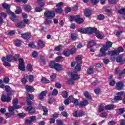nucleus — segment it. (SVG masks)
I'll list each match as a JSON object with an SVG mask.
<instances>
[{
	"instance_id": "f257e3e1",
	"label": "nucleus",
	"mask_w": 125,
	"mask_h": 125,
	"mask_svg": "<svg viewBox=\"0 0 125 125\" xmlns=\"http://www.w3.org/2000/svg\"><path fill=\"white\" fill-rule=\"evenodd\" d=\"M12 60H14V61H16V58L11 55L7 56L6 58L5 57H3L2 58V61L3 62L4 66L5 67L7 66L8 67H10V63H8V62H11Z\"/></svg>"
},
{
	"instance_id": "f03ea898",
	"label": "nucleus",
	"mask_w": 125,
	"mask_h": 125,
	"mask_svg": "<svg viewBox=\"0 0 125 125\" xmlns=\"http://www.w3.org/2000/svg\"><path fill=\"white\" fill-rule=\"evenodd\" d=\"M78 32L81 33L82 34H89V35H91L92 33L96 32L97 29L96 28L93 27H87L86 28H79L78 29Z\"/></svg>"
},
{
	"instance_id": "7ed1b4c3",
	"label": "nucleus",
	"mask_w": 125,
	"mask_h": 125,
	"mask_svg": "<svg viewBox=\"0 0 125 125\" xmlns=\"http://www.w3.org/2000/svg\"><path fill=\"white\" fill-rule=\"evenodd\" d=\"M44 16L47 18H54L55 17V13L52 11H46L44 13Z\"/></svg>"
},
{
	"instance_id": "20e7f679",
	"label": "nucleus",
	"mask_w": 125,
	"mask_h": 125,
	"mask_svg": "<svg viewBox=\"0 0 125 125\" xmlns=\"http://www.w3.org/2000/svg\"><path fill=\"white\" fill-rule=\"evenodd\" d=\"M100 50L101 53L97 55V57H106L108 55V53L106 52V50H107L104 47L101 48Z\"/></svg>"
},
{
	"instance_id": "39448f33",
	"label": "nucleus",
	"mask_w": 125,
	"mask_h": 125,
	"mask_svg": "<svg viewBox=\"0 0 125 125\" xmlns=\"http://www.w3.org/2000/svg\"><path fill=\"white\" fill-rule=\"evenodd\" d=\"M19 69L21 71H25V64H24V60L22 59H19Z\"/></svg>"
},
{
	"instance_id": "423d86ee",
	"label": "nucleus",
	"mask_w": 125,
	"mask_h": 125,
	"mask_svg": "<svg viewBox=\"0 0 125 125\" xmlns=\"http://www.w3.org/2000/svg\"><path fill=\"white\" fill-rule=\"evenodd\" d=\"M39 110H43L44 113H43V116H46L47 115V113H48V110H47V108L42 105V104H39V105L37 107Z\"/></svg>"
},
{
	"instance_id": "0eeeda50",
	"label": "nucleus",
	"mask_w": 125,
	"mask_h": 125,
	"mask_svg": "<svg viewBox=\"0 0 125 125\" xmlns=\"http://www.w3.org/2000/svg\"><path fill=\"white\" fill-rule=\"evenodd\" d=\"M13 106H10V107H13L15 109H20L21 108V106L18 105V99H15L12 101Z\"/></svg>"
},
{
	"instance_id": "6e6552de",
	"label": "nucleus",
	"mask_w": 125,
	"mask_h": 125,
	"mask_svg": "<svg viewBox=\"0 0 125 125\" xmlns=\"http://www.w3.org/2000/svg\"><path fill=\"white\" fill-rule=\"evenodd\" d=\"M75 21L76 23H78V24H83V19L81 18L80 15H77L75 17Z\"/></svg>"
},
{
	"instance_id": "1a4fd4ad",
	"label": "nucleus",
	"mask_w": 125,
	"mask_h": 125,
	"mask_svg": "<svg viewBox=\"0 0 125 125\" xmlns=\"http://www.w3.org/2000/svg\"><path fill=\"white\" fill-rule=\"evenodd\" d=\"M11 101V98L10 97L8 96L6 97L5 95H2L1 101L2 102H10Z\"/></svg>"
},
{
	"instance_id": "9d476101",
	"label": "nucleus",
	"mask_w": 125,
	"mask_h": 125,
	"mask_svg": "<svg viewBox=\"0 0 125 125\" xmlns=\"http://www.w3.org/2000/svg\"><path fill=\"white\" fill-rule=\"evenodd\" d=\"M25 88L27 92H34V91L35 90V88H34V87L29 85H25Z\"/></svg>"
},
{
	"instance_id": "9b49d317",
	"label": "nucleus",
	"mask_w": 125,
	"mask_h": 125,
	"mask_svg": "<svg viewBox=\"0 0 125 125\" xmlns=\"http://www.w3.org/2000/svg\"><path fill=\"white\" fill-rule=\"evenodd\" d=\"M116 62L118 63H125V59L122 56H118L116 59Z\"/></svg>"
},
{
	"instance_id": "f8f14e48",
	"label": "nucleus",
	"mask_w": 125,
	"mask_h": 125,
	"mask_svg": "<svg viewBox=\"0 0 125 125\" xmlns=\"http://www.w3.org/2000/svg\"><path fill=\"white\" fill-rule=\"evenodd\" d=\"M116 85L118 90H122V89H123V87H124V83L122 82H119L116 83Z\"/></svg>"
},
{
	"instance_id": "ddd939ff",
	"label": "nucleus",
	"mask_w": 125,
	"mask_h": 125,
	"mask_svg": "<svg viewBox=\"0 0 125 125\" xmlns=\"http://www.w3.org/2000/svg\"><path fill=\"white\" fill-rule=\"evenodd\" d=\"M70 75L72 80H74L76 81V80H78V79H80V76L76 73L71 72Z\"/></svg>"
},
{
	"instance_id": "4468645a",
	"label": "nucleus",
	"mask_w": 125,
	"mask_h": 125,
	"mask_svg": "<svg viewBox=\"0 0 125 125\" xmlns=\"http://www.w3.org/2000/svg\"><path fill=\"white\" fill-rule=\"evenodd\" d=\"M31 33L30 32H27L21 34L22 37L23 38V39H24V40H28V39H30V38H31Z\"/></svg>"
},
{
	"instance_id": "2eb2a0df",
	"label": "nucleus",
	"mask_w": 125,
	"mask_h": 125,
	"mask_svg": "<svg viewBox=\"0 0 125 125\" xmlns=\"http://www.w3.org/2000/svg\"><path fill=\"white\" fill-rule=\"evenodd\" d=\"M46 93H47V91H43L40 94L39 99L40 100H42L43 99L44 96L46 95Z\"/></svg>"
},
{
	"instance_id": "dca6fc26",
	"label": "nucleus",
	"mask_w": 125,
	"mask_h": 125,
	"mask_svg": "<svg viewBox=\"0 0 125 125\" xmlns=\"http://www.w3.org/2000/svg\"><path fill=\"white\" fill-rule=\"evenodd\" d=\"M112 45H113V43L110 41H108L106 42V45L104 46V48L108 50L109 47H112Z\"/></svg>"
},
{
	"instance_id": "f3484780",
	"label": "nucleus",
	"mask_w": 125,
	"mask_h": 125,
	"mask_svg": "<svg viewBox=\"0 0 125 125\" xmlns=\"http://www.w3.org/2000/svg\"><path fill=\"white\" fill-rule=\"evenodd\" d=\"M15 25L17 28H23V27H25L26 26V24H25L23 22H20L16 23L15 24Z\"/></svg>"
},
{
	"instance_id": "a211bd4d",
	"label": "nucleus",
	"mask_w": 125,
	"mask_h": 125,
	"mask_svg": "<svg viewBox=\"0 0 125 125\" xmlns=\"http://www.w3.org/2000/svg\"><path fill=\"white\" fill-rule=\"evenodd\" d=\"M54 69L56 71H59L62 70V65L60 63H56Z\"/></svg>"
},
{
	"instance_id": "6ab92c4d",
	"label": "nucleus",
	"mask_w": 125,
	"mask_h": 125,
	"mask_svg": "<svg viewBox=\"0 0 125 125\" xmlns=\"http://www.w3.org/2000/svg\"><path fill=\"white\" fill-rule=\"evenodd\" d=\"M27 111H29V113L31 114H34V113L36 112V109L33 107V106H29L27 108Z\"/></svg>"
},
{
	"instance_id": "aec40b11",
	"label": "nucleus",
	"mask_w": 125,
	"mask_h": 125,
	"mask_svg": "<svg viewBox=\"0 0 125 125\" xmlns=\"http://www.w3.org/2000/svg\"><path fill=\"white\" fill-rule=\"evenodd\" d=\"M17 108H15L12 106H10L8 109L9 113L12 115L14 116L15 115V112H14V110L16 109Z\"/></svg>"
},
{
	"instance_id": "412c9836",
	"label": "nucleus",
	"mask_w": 125,
	"mask_h": 125,
	"mask_svg": "<svg viewBox=\"0 0 125 125\" xmlns=\"http://www.w3.org/2000/svg\"><path fill=\"white\" fill-rule=\"evenodd\" d=\"M84 14L86 17H89L91 15V11L89 9H86L84 11Z\"/></svg>"
},
{
	"instance_id": "4be33fe9",
	"label": "nucleus",
	"mask_w": 125,
	"mask_h": 125,
	"mask_svg": "<svg viewBox=\"0 0 125 125\" xmlns=\"http://www.w3.org/2000/svg\"><path fill=\"white\" fill-rule=\"evenodd\" d=\"M107 54L108 55H111V56L118 55V52L116 51V50L109 51L107 52Z\"/></svg>"
},
{
	"instance_id": "5701e85b",
	"label": "nucleus",
	"mask_w": 125,
	"mask_h": 125,
	"mask_svg": "<svg viewBox=\"0 0 125 125\" xmlns=\"http://www.w3.org/2000/svg\"><path fill=\"white\" fill-rule=\"evenodd\" d=\"M21 41L20 40L17 39L15 41V45L18 47H20L21 46Z\"/></svg>"
},
{
	"instance_id": "b1692460",
	"label": "nucleus",
	"mask_w": 125,
	"mask_h": 125,
	"mask_svg": "<svg viewBox=\"0 0 125 125\" xmlns=\"http://www.w3.org/2000/svg\"><path fill=\"white\" fill-rule=\"evenodd\" d=\"M82 62H80V63H78V62H77V65H76L75 67L76 71H77L78 72L81 71L82 68L81 67V65H80L82 64Z\"/></svg>"
},
{
	"instance_id": "393cba45",
	"label": "nucleus",
	"mask_w": 125,
	"mask_h": 125,
	"mask_svg": "<svg viewBox=\"0 0 125 125\" xmlns=\"http://www.w3.org/2000/svg\"><path fill=\"white\" fill-rule=\"evenodd\" d=\"M80 105L81 107H85V106L88 105V102L87 100H84L80 104Z\"/></svg>"
},
{
	"instance_id": "a878e982",
	"label": "nucleus",
	"mask_w": 125,
	"mask_h": 125,
	"mask_svg": "<svg viewBox=\"0 0 125 125\" xmlns=\"http://www.w3.org/2000/svg\"><path fill=\"white\" fill-rule=\"evenodd\" d=\"M94 45H96V42L93 40L90 41L88 43V47H92Z\"/></svg>"
},
{
	"instance_id": "bb28decb",
	"label": "nucleus",
	"mask_w": 125,
	"mask_h": 125,
	"mask_svg": "<svg viewBox=\"0 0 125 125\" xmlns=\"http://www.w3.org/2000/svg\"><path fill=\"white\" fill-rule=\"evenodd\" d=\"M52 23V21L50 20V19L47 18L45 19L44 23L45 25H49V24H51Z\"/></svg>"
},
{
	"instance_id": "cd10ccee",
	"label": "nucleus",
	"mask_w": 125,
	"mask_h": 125,
	"mask_svg": "<svg viewBox=\"0 0 125 125\" xmlns=\"http://www.w3.org/2000/svg\"><path fill=\"white\" fill-rule=\"evenodd\" d=\"M2 6L5 9L8 10L10 9V6L9 4L6 3H3L2 4Z\"/></svg>"
},
{
	"instance_id": "c85d7f7f",
	"label": "nucleus",
	"mask_w": 125,
	"mask_h": 125,
	"mask_svg": "<svg viewBox=\"0 0 125 125\" xmlns=\"http://www.w3.org/2000/svg\"><path fill=\"white\" fill-rule=\"evenodd\" d=\"M114 107L115 105L113 104H107L105 106L106 110H112Z\"/></svg>"
},
{
	"instance_id": "c756f323",
	"label": "nucleus",
	"mask_w": 125,
	"mask_h": 125,
	"mask_svg": "<svg viewBox=\"0 0 125 125\" xmlns=\"http://www.w3.org/2000/svg\"><path fill=\"white\" fill-rule=\"evenodd\" d=\"M41 83H49V80L45 77H42L41 79Z\"/></svg>"
},
{
	"instance_id": "7c9ffc66",
	"label": "nucleus",
	"mask_w": 125,
	"mask_h": 125,
	"mask_svg": "<svg viewBox=\"0 0 125 125\" xmlns=\"http://www.w3.org/2000/svg\"><path fill=\"white\" fill-rule=\"evenodd\" d=\"M34 95L29 93L26 94V98L28 100H33L34 99Z\"/></svg>"
},
{
	"instance_id": "2f4dec72",
	"label": "nucleus",
	"mask_w": 125,
	"mask_h": 125,
	"mask_svg": "<svg viewBox=\"0 0 125 125\" xmlns=\"http://www.w3.org/2000/svg\"><path fill=\"white\" fill-rule=\"evenodd\" d=\"M118 115H123L125 112V110L124 108H119L117 109Z\"/></svg>"
},
{
	"instance_id": "473e14b6",
	"label": "nucleus",
	"mask_w": 125,
	"mask_h": 125,
	"mask_svg": "<svg viewBox=\"0 0 125 125\" xmlns=\"http://www.w3.org/2000/svg\"><path fill=\"white\" fill-rule=\"evenodd\" d=\"M83 94H84V96H85V97H86V98H88V99L91 100V99H92L91 96H90L89 93H88V92L85 91L84 92Z\"/></svg>"
},
{
	"instance_id": "72a5a7b5",
	"label": "nucleus",
	"mask_w": 125,
	"mask_h": 125,
	"mask_svg": "<svg viewBox=\"0 0 125 125\" xmlns=\"http://www.w3.org/2000/svg\"><path fill=\"white\" fill-rule=\"evenodd\" d=\"M38 44L39 47H41L42 48V47H44V43H43V42L42 40H39L38 41Z\"/></svg>"
},
{
	"instance_id": "f704fd0d",
	"label": "nucleus",
	"mask_w": 125,
	"mask_h": 125,
	"mask_svg": "<svg viewBox=\"0 0 125 125\" xmlns=\"http://www.w3.org/2000/svg\"><path fill=\"white\" fill-rule=\"evenodd\" d=\"M11 20H12V21H16V20H17V17L16 16V15H15V14L12 13L11 15Z\"/></svg>"
},
{
	"instance_id": "c9c22d12",
	"label": "nucleus",
	"mask_w": 125,
	"mask_h": 125,
	"mask_svg": "<svg viewBox=\"0 0 125 125\" xmlns=\"http://www.w3.org/2000/svg\"><path fill=\"white\" fill-rule=\"evenodd\" d=\"M116 51L117 52V55H119L120 52H123V51H125V49H124V48L122 47H119L117 50H116Z\"/></svg>"
},
{
	"instance_id": "e433bc0d",
	"label": "nucleus",
	"mask_w": 125,
	"mask_h": 125,
	"mask_svg": "<svg viewBox=\"0 0 125 125\" xmlns=\"http://www.w3.org/2000/svg\"><path fill=\"white\" fill-rule=\"evenodd\" d=\"M125 74V69H124L121 72L119 73L118 79L119 80H121L122 79V77H123V76H124Z\"/></svg>"
},
{
	"instance_id": "4c0bfd02",
	"label": "nucleus",
	"mask_w": 125,
	"mask_h": 125,
	"mask_svg": "<svg viewBox=\"0 0 125 125\" xmlns=\"http://www.w3.org/2000/svg\"><path fill=\"white\" fill-rule=\"evenodd\" d=\"M55 11L56 12V13H62L63 12V10L62 9V8H58L55 9Z\"/></svg>"
},
{
	"instance_id": "58836bf2",
	"label": "nucleus",
	"mask_w": 125,
	"mask_h": 125,
	"mask_svg": "<svg viewBox=\"0 0 125 125\" xmlns=\"http://www.w3.org/2000/svg\"><path fill=\"white\" fill-rule=\"evenodd\" d=\"M24 9L26 11H31V10H32V7H31V6L30 5H26L24 7Z\"/></svg>"
},
{
	"instance_id": "ea45409f",
	"label": "nucleus",
	"mask_w": 125,
	"mask_h": 125,
	"mask_svg": "<svg viewBox=\"0 0 125 125\" xmlns=\"http://www.w3.org/2000/svg\"><path fill=\"white\" fill-rule=\"evenodd\" d=\"M87 73L88 75H91L93 74V69L91 68H89L87 70Z\"/></svg>"
},
{
	"instance_id": "a19ab883",
	"label": "nucleus",
	"mask_w": 125,
	"mask_h": 125,
	"mask_svg": "<svg viewBox=\"0 0 125 125\" xmlns=\"http://www.w3.org/2000/svg\"><path fill=\"white\" fill-rule=\"evenodd\" d=\"M62 95L63 98H67L68 97V92L66 91H63Z\"/></svg>"
},
{
	"instance_id": "79ce46f5",
	"label": "nucleus",
	"mask_w": 125,
	"mask_h": 125,
	"mask_svg": "<svg viewBox=\"0 0 125 125\" xmlns=\"http://www.w3.org/2000/svg\"><path fill=\"white\" fill-rule=\"evenodd\" d=\"M98 20H104L105 19V16L104 15L100 14L98 16Z\"/></svg>"
},
{
	"instance_id": "37998d69",
	"label": "nucleus",
	"mask_w": 125,
	"mask_h": 125,
	"mask_svg": "<svg viewBox=\"0 0 125 125\" xmlns=\"http://www.w3.org/2000/svg\"><path fill=\"white\" fill-rule=\"evenodd\" d=\"M66 83H68V84H74L75 83V80L69 79L67 82H66Z\"/></svg>"
},
{
	"instance_id": "c03bdc74",
	"label": "nucleus",
	"mask_w": 125,
	"mask_h": 125,
	"mask_svg": "<svg viewBox=\"0 0 125 125\" xmlns=\"http://www.w3.org/2000/svg\"><path fill=\"white\" fill-rule=\"evenodd\" d=\"M71 37L72 41H76V40H77V39L78 38V36H77V35L73 33L71 34Z\"/></svg>"
},
{
	"instance_id": "a18cd8bd",
	"label": "nucleus",
	"mask_w": 125,
	"mask_h": 125,
	"mask_svg": "<svg viewBox=\"0 0 125 125\" xmlns=\"http://www.w3.org/2000/svg\"><path fill=\"white\" fill-rule=\"evenodd\" d=\"M76 63L77 62H78V63H80V62H82V57L78 56L77 57H76Z\"/></svg>"
},
{
	"instance_id": "49530a36",
	"label": "nucleus",
	"mask_w": 125,
	"mask_h": 125,
	"mask_svg": "<svg viewBox=\"0 0 125 125\" xmlns=\"http://www.w3.org/2000/svg\"><path fill=\"white\" fill-rule=\"evenodd\" d=\"M55 64H56V63H55L53 61H51V63L50 64V67L52 68L53 69V68H54L55 67Z\"/></svg>"
},
{
	"instance_id": "de8ad7c7",
	"label": "nucleus",
	"mask_w": 125,
	"mask_h": 125,
	"mask_svg": "<svg viewBox=\"0 0 125 125\" xmlns=\"http://www.w3.org/2000/svg\"><path fill=\"white\" fill-rule=\"evenodd\" d=\"M104 109H105L104 105L101 104L99 107V112H103V111H104Z\"/></svg>"
},
{
	"instance_id": "09e8293b",
	"label": "nucleus",
	"mask_w": 125,
	"mask_h": 125,
	"mask_svg": "<svg viewBox=\"0 0 125 125\" xmlns=\"http://www.w3.org/2000/svg\"><path fill=\"white\" fill-rule=\"evenodd\" d=\"M109 4H115L117 3V0H108Z\"/></svg>"
},
{
	"instance_id": "8fccbe9b",
	"label": "nucleus",
	"mask_w": 125,
	"mask_h": 125,
	"mask_svg": "<svg viewBox=\"0 0 125 125\" xmlns=\"http://www.w3.org/2000/svg\"><path fill=\"white\" fill-rule=\"evenodd\" d=\"M29 80L30 83H33V82H34V76L30 75L29 76Z\"/></svg>"
},
{
	"instance_id": "3c124183",
	"label": "nucleus",
	"mask_w": 125,
	"mask_h": 125,
	"mask_svg": "<svg viewBox=\"0 0 125 125\" xmlns=\"http://www.w3.org/2000/svg\"><path fill=\"white\" fill-rule=\"evenodd\" d=\"M118 13L120 14H124L125 15V8H123L118 11Z\"/></svg>"
},
{
	"instance_id": "603ef678",
	"label": "nucleus",
	"mask_w": 125,
	"mask_h": 125,
	"mask_svg": "<svg viewBox=\"0 0 125 125\" xmlns=\"http://www.w3.org/2000/svg\"><path fill=\"white\" fill-rule=\"evenodd\" d=\"M39 55L38 54V52L37 51H34L32 52V56L34 58H36V57H37V56Z\"/></svg>"
},
{
	"instance_id": "864d4df0",
	"label": "nucleus",
	"mask_w": 125,
	"mask_h": 125,
	"mask_svg": "<svg viewBox=\"0 0 125 125\" xmlns=\"http://www.w3.org/2000/svg\"><path fill=\"white\" fill-rule=\"evenodd\" d=\"M58 94V91L56 89H54L52 93V95L55 96Z\"/></svg>"
},
{
	"instance_id": "5fc2aeb1",
	"label": "nucleus",
	"mask_w": 125,
	"mask_h": 125,
	"mask_svg": "<svg viewBox=\"0 0 125 125\" xmlns=\"http://www.w3.org/2000/svg\"><path fill=\"white\" fill-rule=\"evenodd\" d=\"M72 103H74L75 106H78L79 105V101L77 99H75Z\"/></svg>"
},
{
	"instance_id": "6e6d98bb",
	"label": "nucleus",
	"mask_w": 125,
	"mask_h": 125,
	"mask_svg": "<svg viewBox=\"0 0 125 125\" xmlns=\"http://www.w3.org/2000/svg\"><path fill=\"white\" fill-rule=\"evenodd\" d=\"M57 125H64L63 121L62 120H57Z\"/></svg>"
},
{
	"instance_id": "4d7b16f0",
	"label": "nucleus",
	"mask_w": 125,
	"mask_h": 125,
	"mask_svg": "<svg viewBox=\"0 0 125 125\" xmlns=\"http://www.w3.org/2000/svg\"><path fill=\"white\" fill-rule=\"evenodd\" d=\"M96 37L98 38V39H100V40L102 39V36H101V34L98 32L96 33Z\"/></svg>"
},
{
	"instance_id": "13d9d810",
	"label": "nucleus",
	"mask_w": 125,
	"mask_h": 125,
	"mask_svg": "<svg viewBox=\"0 0 125 125\" xmlns=\"http://www.w3.org/2000/svg\"><path fill=\"white\" fill-rule=\"evenodd\" d=\"M72 9L70 7H67L65 8V13H69V12H71Z\"/></svg>"
},
{
	"instance_id": "bf43d9fd",
	"label": "nucleus",
	"mask_w": 125,
	"mask_h": 125,
	"mask_svg": "<svg viewBox=\"0 0 125 125\" xmlns=\"http://www.w3.org/2000/svg\"><path fill=\"white\" fill-rule=\"evenodd\" d=\"M3 82L5 83H9V78L5 77L3 79Z\"/></svg>"
},
{
	"instance_id": "052dcab7",
	"label": "nucleus",
	"mask_w": 125,
	"mask_h": 125,
	"mask_svg": "<svg viewBox=\"0 0 125 125\" xmlns=\"http://www.w3.org/2000/svg\"><path fill=\"white\" fill-rule=\"evenodd\" d=\"M99 2V0H91V2L93 3V4H97Z\"/></svg>"
},
{
	"instance_id": "680f3d73",
	"label": "nucleus",
	"mask_w": 125,
	"mask_h": 125,
	"mask_svg": "<svg viewBox=\"0 0 125 125\" xmlns=\"http://www.w3.org/2000/svg\"><path fill=\"white\" fill-rule=\"evenodd\" d=\"M68 99L71 102H74V101L75 100V98H74V97L73 96H70Z\"/></svg>"
},
{
	"instance_id": "e2e57ef3",
	"label": "nucleus",
	"mask_w": 125,
	"mask_h": 125,
	"mask_svg": "<svg viewBox=\"0 0 125 125\" xmlns=\"http://www.w3.org/2000/svg\"><path fill=\"white\" fill-rule=\"evenodd\" d=\"M15 34V30H12L8 33V36H13Z\"/></svg>"
},
{
	"instance_id": "0e129e2a",
	"label": "nucleus",
	"mask_w": 125,
	"mask_h": 125,
	"mask_svg": "<svg viewBox=\"0 0 125 125\" xmlns=\"http://www.w3.org/2000/svg\"><path fill=\"white\" fill-rule=\"evenodd\" d=\"M5 89L6 91H7V92H9V91H10V86L8 85H6L5 86Z\"/></svg>"
},
{
	"instance_id": "69168bd1",
	"label": "nucleus",
	"mask_w": 125,
	"mask_h": 125,
	"mask_svg": "<svg viewBox=\"0 0 125 125\" xmlns=\"http://www.w3.org/2000/svg\"><path fill=\"white\" fill-rule=\"evenodd\" d=\"M114 100L116 101H119L120 100H122V97L121 96H116L114 98Z\"/></svg>"
},
{
	"instance_id": "338daca9",
	"label": "nucleus",
	"mask_w": 125,
	"mask_h": 125,
	"mask_svg": "<svg viewBox=\"0 0 125 125\" xmlns=\"http://www.w3.org/2000/svg\"><path fill=\"white\" fill-rule=\"evenodd\" d=\"M27 68L28 69V70H29V71H33V68H32V65H31L30 64H29L27 65Z\"/></svg>"
},
{
	"instance_id": "774afa93",
	"label": "nucleus",
	"mask_w": 125,
	"mask_h": 125,
	"mask_svg": "<svg viewBox=\"0 0 125 125\" xmlns=\"http://www.w3.org/2000/svg\"><path fill=\"white\" fill-rule=\"evenodd\" d=\"M109 125H116V122L114 121H109L108 123Z\"/></svg>"
}]
</instances>
